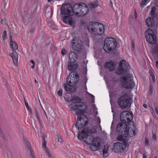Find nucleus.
<instances>
[{"label": "nucleus", "instance_id": "nucleus-11", "mask_svg": "<svg viewBox=\"0 0 158 158\" xmlns=\"http://www.w3.org/2000/svg\"><path fill=\"white\" fill-rule=\"evenodd\" d=\"M61 14L63 15H73V7L71 4L67 3L63 4L60 9Z\"/></svg>", "mask_w": 158, "mask_h": 158}, {"label": "nucleus", "instance_id": "nucleus-28", "mask_svg": "<svg viewBox=\"0 0 158 158\" xmlns=\"http://www.w3.org/2000/svg\"><path fill=\"white\" fill-rule=\"evenodd\" d=\"M105 81L108 87H110L114 85V81L111 80H105Z\"/></svg>", "mask_w": 158, "mask_h": 158}, {"label": "nucleus", "instance_id": "nucleus-31", "mask_svg": "<svg viewBox=\"0 0 158 158\" xmlns=\"http://www.w3.org/2000/svg\"><path fill=\"white\" fill-rule=\"evenodd\" d=\"M48 25L49 27L52 29H54L56 28V26L55 25H54L53 23V22H50L49 23H48Z\"/></svg>", "mask_w": 158, "mask_h": 158}, {"label": "nucleus", "instance_id": "nucleus-53", "mask_svg": "<svg viewBox=\"0 0 158 158\" xmlns=\"http://www.w3.org/2000/svg\"><path fill=\"white\" fill-rule=\"evenodd\" d=\"M155 110L156 113L158 114V107H156Z\"/></svg>", "mask_w": 158, "mask_h": 158}, {"label": "nucleus", "instance_id": "nucleus-8", "mask_svg": "<svg viewBox=\"0 0 158 158\" xmlns=\"http://www.w3.org/2000/svg\"><path fill=\"white\" fill-rule=\"evenodd\" d=\"M145 35L146 40L148 43L152 44H156L157 40L153 30L150 29H147L145 32Z\"/></svg>", "mask_w": 158, "mask_h": 158}, {"label": "nucleus", "instance_id": "nucleus-46", "mask_svg": "<svg viewBox=\"0 0 158 158\" xmlns=\"http://www.w3.org/2000/svg\"><path fill=\"white\" fill-rule=\"evenodd\" d=\"M148 143H149V140H148L147 139H145V143L146 145H148Z\"/></svg>", "mask_w": 158, "mask_h": 158}, {"label": "nucleus", "instance_id": "nucleus-17", "mask_svg": "<svg viewBox=\"0 0 158 158\" xmlns=\"http://www.w3.org/2000/svg\"><path fill=\"white\" fill-rule=\"evenodd\" d=\"M116 63L113 60H111L106 62L104 64L105 68L109 69L110 71H113L116 67Z\"/></svg>", "mask_w": 158, "mask_h": 158}, {"label": "nucleus", "instance_id": "nucleus-25", "mask_svg": "<svg viewBox=\"0 0 158 158\" xmlns=\"http://www.w3.org/2000/svg\"><path fill=\"white\" fill-rule=\"evenodd\" d=\"M10 44L12 48L15 50L18 49V46L15 42H13L12 40L11 36L10 35Z\"/></svg>", "mask_w": 158, "mask_h": 158}, {"label": "nucleus", "instance_id": "nucleus-12", "mask_svg": "<svg viewBox=\"0 0 158 158\" xmlns=\"http://www.w3.org/2000/svg\"><path fill=\"white\" fill-rule=\"evenodd\" d=\"M123 142V143L118 142L115 143L114 144V151L116 152H121L122 151H123L126 149L127 147L128 144L126 142V140L125 139V141Z\"/></svg>", "mask_w": 158, "mask_h": 158}, {"label": "nucleus", "instance_id": "nucleus-43", "mask_svg": "<svg viewBox=\"0 0 158 158\" xmlns=\"http://www.w3.org/2000/svg\"><path fill=\"white\" fill-rule=\"evenodd\" d=\"M62 90L60 89L58 91L57 94L59 96H61L62 95Z\"/></svg>", "mask_w": 158, "mask_h": 158}, {"label": "nucleus", "instance_id": "nucleus-42", "mask_svg": "<svg viewBox=\"0 0 158 158\" xmlns=\"http://www.w3.org/2000/svg\"><path fill=\"white\" fill-rule=\"evenodd\" d=\"M58 141L60 142H62L63 141L62 138L61 136L60 135L58 136Z\"/></svg>", "mask_w": 158, "mask_h": 158}, {"label": "nucleus", "instance_id": "nucleus-39", "mask_svg": "<svg viewBox=\"0 0 158 158\" xmlns=\"http://www.w3.org/2000/svg\"><path fill=\"white\" fill-rule=\"evenodd\" d=\"M150 75L152 77V79H155V77L153 72L151 71H149Z\"/></svg>", "mask_w": 158, "mask_h": 158}, {"label": "nucleus", "instance_id": "nucleus-44", "mask_svg": "<svg viewBox=\"0 0 158 158\" xmlns=\"http://www.w3.org/2000/svg\"><path fill=\"white\" fill-rule=\"evenodd\" d=\"M48 154L49 157V158H53V157L52 156L51 154L50 153L49 151L48 152V153H47Z\"/></svg>", "mask_w": 158, "mask_h": 158}, {"label": "nucleus", "instance_id": "nucleus-22", "mask_svg": "<svg viewBox=\"0 0 158 158\" xmlns=\"http://www.w3.org/2000/svg\"><path fill=\"white\" fill-rule=\"evenodd\" d=\"M25 141L26 145L27 148V152L28 153H29L30 154L32 158H35V157L34 156V154L32 153L30 143L28 142L27 140H26Z\"/></svg>", "mask_w": 158, "mask_h": 158}, {"label": "nucleus", "instance_id": "nucleus-34", "mask_svg": "<svg viewBox=\"0 0 158 158\" xmlns=\"http://www.w3.org/2000/svg\"><path fill=\"white\" fill-rule=\"evenodd\" d=\"M24 102L26 107L27 108V109L28 110L29 112H30L31 113L32 112V110L31 107L29 106L27 102L25 100Z\"/></svg>", "mask_w": 158, "mask_h": 158}, {"label": "nucleus", "instance_id": "nucleus-9", "mask_svg": "<svg viewBox=\"0 0 158 158\" xmlns=\"http://www.w3.org/2000/svg\"><path fill=\"white\" fill-rule=\"evenodd\" d=\"M78 80H70L67 81V84L64 85L65 90L69 93H74L76 90L75 85L77 83Z\"/></svg>", "mask_w": 158, "mask_h": 158}, {"label": "nucleus", "instance_id": "nucleus-56", "mask_svg": "<svg viewBox=\"0 0 158 158\" xmlns=\"http://www.w3.org/2000/svg\"><path fill=\"white\" fill-rule=\"evenodd\" d=\"M156 66L157 68L158 69V61H157L156 63Z\"/></svg>", "mask_w": 158, "mask_h": 158}, {"label": "nucleus", "instance_id": "nucleus-62", "mask_svg": "<svg viewBox=\"0 0 158 158\" xmlns=\"http://www.w3.org/2000/svg\"><path fill=\"white\" fill-rule=\"evenodd\" d=\"M110 3H111V4L112 5V2L111 1H110Z\"/></svg>", "mask_w": 158, "mask_h": 158}, {"label": "nucleus", "instance_id": "nucleus-13", "mask_svg": "<svg viewBox=\"0 0 158 158\" xmlns=\"http://www.w3.org/2000/svg\"><path fill=\"white\" fill-rule=\"evenodd\" d=\"M72 44L73 50L76 52L80 51L82 45L81 42L78 40L77 37L73 38L72 41Z\"/></svg>", "mask_w": 158, "mask_h": 158}, {"label": "nucleus", "instance_id": "nucleus-49", "mask_svg": "<svg viewBox=\"0 0 158 158\" xmlns=\"http://www.w3.org/2000/svg\"><path fill=\"white\" fill-rule=\"evenodd\" d=\"M35 28H32L31 30L30 31V32L31 33H32L34 31H35Z\"/></svg>", "mask_w": 158, "mask_h": 158}, {"label": "nucleus", "instance_id": "nucleus-55", "mask_svg": "<svg viewBox=\"0 0 158 158\" xmlns=\"http://www.w3.org/2000/svg\"><path fill=\"white\" fill-rule=\"evenodd\" d=\"M143 158H147V156L145 154H143Z\"/></svg>", "mask_w": 158, "mask_h": 158}, {"label": "nucleus", "instance_id": "nucleus-32", "mask_svg": "<svg viewBox=\"0 0 158 158\" xmlns=\"http://www.w3.org/2000/svg\"><path fill=\"white\" fill-rule=\"evenodd\" d=\"M109 147L107 145H105L104 149H103V154H106L108 153Z\"/></svg>", "mask_w": 158, "mask_h": 158}, {"label": "nucleus", "instance_id": "nucleus-18", "mask_svg": "<svg viewBox=\"0 0 158 158\" xmlns=\"http://www.w3.org/2000/svg\"><path fill=\"white\" fill-rule=\"evenodd\" d=\"M63 22L72 26L74 25V22L71 17L68 16H64L63 19Z\"/></svg>", "mask_w": 158, "mask_h": 158}, {"label": "nucleus", "instance_id": "nucleus-47", "mask_svg": "<svg viewBox=\"0 0 158 158\" xmlns=\"http://www.w3.org/2000/svg\"><path fill=\"white\" fill-rule=\"evenodd\" d=\"M155 82V80H152L150 81V85L154 83Z\"/></svg>", "mask_w": 158, "mask_h": 158}, {"label": "nucleus", "instance_id": "nucleus-27", "mask_svg": "<svg viewBox=\"0 0 158 158\" xmlns=\"http://www.w3.org/2000/svg\"><path fill=\"white\" fill-rule=\"evenodd\" d=\"M99 5L98 2L96 1L92 2L89 5V8L90 9H94L97 7Z\"/></svg>", "mask_w": 158, "mask_h": 158}, {"label": "nucleus", "instance_id": "nucleus-57", "mask_svg": "<svg viewBox=\"0 0 158 158\" xmlns=\"http://www.w3.org/2000/svg\"><path fill=\"white\" fill-rule=\"evenodd\" d=\"M137 16V14H135V15H134V17H135V19H136Z\"/></svg>", "mask_w": 158, "mask_h": 158}, {"label": "nucleus", "instance_id": "nucleus-61", "mask_svg": "<svg viewBox=\"0 0 158 158\" xmlns=\"http://www.w3.org/2000/svg\"><path fill=\"white\" fill-rule=\"evenodd\" d=\"M137 14L136 11L135 10V14Z\"/></svg>", "mask_w": 158, "mask_h": 158}, {"label": "nucleus", "instance_id": "nucleus-26", "mask_svg": "<svg viewBox=\"0 0 158 158\" xmlns=\"http://www.w3.org/2000/svg\"><path fill=\"white\" fill-rule=\"evenodd\" d=\"M45 13L47 16L52 17L53 13V10L51 7H48L45 10Z\"/></svg>", "mask_w": 158, "mask_h": 158}, {"label": "nucleus", "instance_id": "nucleus-14", "mask_svg": "<svg viewBox=\"0 0 158 158\" xmlns=\"http://www.w3.org/2000/svg\"><path fill=\"white\" fill-rule=\"evenodd\" d=\"M129 102L127 97L125 95H123L120 97L118 101V105L122 109H124L127 107Z\"/></svg>", "mask_w": 158, "mask_h": 158}, {"label": "nucleus", "instance_id": "nucleus-15", "mask_svg": "<svg viewBox=\"0 0 158 158\" xmlns=\"http://www.w3.org/2000/svg\"><path fill=\"white\" fill-rule=\"evenodd\" d=\"M133 80H122L121 85L127 89H132L135 85Z\"/></svg>", "mask_w": 158, "mask_h": 158}, {"label": "nucleus", "instance_id": "nucleus-48", "mask_svg": "<svg viewBox=\"0 0 158 158\" xmlns=\"http://www.w3.org/2000/svg\"><path fill=\"white\" fill-rule=\"evenodd\" d=\"M152 138L153 139L156 140V135L155 134H154L153 135H152Z\"/></svg>", "mask_w": 158, "mask_h": 158}, {"label": "nucleus", "instance_id": "nucleus-10", "mask_svg": "<svg viewBox=\"0 0 158 158\" xmlns=\"http://www.w3.org/2000/svg\"><path fill=\"white\" fill-rule=\"evenodd\" d=\"M133 118L132 114L127 111H124L122 112L120 114V119L121 122L129 124Z\"/></svg>", "mask_w": 158, "mask_h": 158}, {"label": "nucleus", "instance_id": "nucleus-3", "mask_svg": "<svg viewBox=\"0 0 158 158\" xmlns=\"http://www.w3.org/2000/svg\"><path fill=\"white\" fill-rule=\"evenodd\" d=\"M129 125L123 122H120L118 124L116 128L118 134L117 138L118 140L124 141V138L127 136L132 137L136 134L137 130L135 125H130L129 127Z\"/></svg>", "mask_w": 158, "mask_h": 158}, {"label": "nucleus", "instance_id": "nucleus-6", "mask_svg": "<svg viewBox=\"0 0 158 158\" xmlns=\"http://www.w3.org/2000/svg\"><path fill=\"white\" fill-rule=\"evenodd\" d=\"M89 29L91 30L92 34L96 35H101L104 31L103 25L97 22L90 23Z\"/></svg>", "mask_w": 158, "mask_h": 158}, {"label": "nucleus", "instance_id": "nucleus-41", "mask_svg": "<svg viewBox=\"0 0 158 158\" xmlns=\"http://www.w3.org/2000/svg\"><path fill=\"white\" fill-rule=\"evenodd\" d=\"M61 53L64 56L66 54V51L65 49H62L61 51Z\"/></svg>", "mask_w": 158, "mask_h": 158}, {"label": "nucleus", "instance_id": "nucleus-19", "mask_svg": "<svg viewBox=\"0 0 158 158\" xmlns=\"http://www.w3.org/2000/svg\"><path fill=\"white\" fill-rule=\"evenodd\" d=\"M81 3H77L75 4L73 7V15L74 14H75V15L76 16H78L77 15H78V13H79L80 12L81 9Z\"/></svg>", "mask_w": 158, "mask_h": 158}, {"label": "nucleus", "instance_id": "nucleus-16", "mask_svg": "<svg viewBox=\"0 0 158 158\" xmlns=\"http://www.w3.org/2000/svg\"><path fill=\"white\" fill-rule=\"evenodd\" d=\"M81 11L79 13H78V16H83L86 15L89 11L88 7L84 3H81Z\"/></svg>", "mask_w": 158, "mask_h": 158}, {"label": "nucleus", "instance_id": "nucleus-33", "mask_svg": "<svg viewBox=\"0 0 158 158\" xmlns=\"http://www.w3.org/2000/svg\"><path fill=\"white\" fill-rule=\"evenodd\" d=\"M150 0H143L141 3V6L143 7L144 6L146 5Z\"/></svg>", "mask_w": 158, "mask_h": 158}, {"label": "nucleus", "instance_id": "nucleus-23", "mask_svg": "<svg viewBox=\"0 0 158 158\" xmlns=\"http://www.w3.org/2000/svg\"><path fill=\"white\" fill-rule=\"evenodd\" d=\"M79 79V76L77 73L75 72H72L69 74L66 79Z\"/></svg>", "mask_w": 158, "mask_h": 158}, {"label": "nucleus", "instance_id": "nucleus-2", "mask_svg": "<svg viewBox=\"0 0 158 158\" xmlns=\"http://www.w3.org/2000/svg\"><path fill=\"white\" fill-rule=\"evenodd\" d=\"M97 132L96 127L90 128H85L78 133V138L83 141L87 144H91L90 148L93 151L98 150L100 147V143L98 141V138L94 136L93 134Z\"/></svg>", "mask_w": 158, "mask_h": 158}, {"label": "nucleus", "instance_id": "nucleus-59", "mask_svg": "<svg viewBox=\"0 0 158 158\" xmlns=\"http://www.w3.org/2000/svg\"><path fill=\"white\" fill-rule=\"evenodd\" d=\"M0 134H2V131H1V129L0 128ZM2 135V134H1Z\"/></svg>", "mask_w": 158, "mask_h": 158}, {"label": "nucleus", "instance_id": "nucleus-20", "mask_svg": "<svg viewBox=\"0 0 158 158\" xmlns=\"http://www.w3.org/2000/svg\"><path fill=\"white\" fill-rule=\"evenodd\" d=\"M69 58L70 62L72 63H74L77 60V56L75 52H71L69 54Z\"/></svg>", "mask_w": 158, "mask_h": 158}, {"label": "nucleus", "instance_id": "nucleus-37", "mask_svg": "<svg viewBox=\"0 0 158 158\" xmlns=\"http://www.w3.org/2000/svg\"><path fill=\"white\" fill-rule=\"evenodd\" d=\"M6 31H4L3 32V35L2 36V39L3 40L6 39Z\"/></svg>", "mask_w": 158, "mask_h": 158}, {"label": "nucleus", "instance_id": "nucleus-51", "mask_svg": "<svg viewBox=\"0 0 158 158\" xmlns=\"http://www.w3.org/2000/svg\"><path fill=\"white\" fill-rule=\"evenodd\" d=\"M97 119L98 120V122L99 123H100V122H101V121H100V118L99 117H97Z\"/></svg>", "mask_w": 158, "mask_h": 158}, {"label": "nucleus", "instance_id": "nucleus-29", "mask_svg": "<svg viewBox=\"0 0 158 158\" xmlns=\"http://www.w3.org/2000/svg\"><path fill=\"white\" fill-rule=\"evenodd\" d=\"M46 142L45 140L44 139H43V142L42 144V148L44 151L46 152V153H48V152L49 151L47 149L46 147Z\"/></svg>", "mask_w": 158, "mask_h": 158}, {"label": "nucleus", "instance_id": "nucleus-24", "mask_svg": "<svg viewBox=\"0 0 158 158\" xmlns=\"http://www.w3.org/2000/svg\"><path fill=\"white\" fill-rule=\"evenodd\" d=\"M69 62L68 65V69L70 71H74L77 69L78 65L77 64H73Z\"/></svg>", "mask_w": 158, "mask_h": 158}, {"label": "nucleus", "instance_id": "nucleus-1", "mask_svg": "<svg viewBox=\"0 0 158 158\" xmlns=\"http://www.w3.org/2000/svg\"><path fill=\"white\" fill-rule=\"evenodd\" d=\"M73 100V102L70 105V110L78 116L76 123L73 127L81 129L85 127L88 122L87 117L83 114L87 109V106L81 102V99L77 97H74Z\"/></svg>", "mask_w": 158, "mask_h": 158}, {"label": "nucleus", "instance_id": "nucleus-21", "mask_svg": "<svg viewBox=\"0 0 158 158\" xmlns=\"http://www.w3.org/2000/svg\"><path fill=\"white\" fill-rule=\"evenodd\" d=\"M10 56L12 58L14 64L17 65L18 62V56L17 52L15 51H13L10 54Z\"/></svg>", "mask_w": 158, "mask_h": 158}, {"label": "nucleus", "instance_id": "nucleus-60", "mask_svg": "<svg viewBox=\"0 0 158 158\" xmlns=\"http://www.w3.org/2000/svg\"><path fill=\"white\" fill-rule=\"evenodd\" d=\"M48 2H50L51 1V0H47Z\"/></svg>", "mask_w": 158, "mask_h": 158}, {"label": "nucleus", "instance_id": "nucleus-35", "mask_svg": "<svg viewBox=\"0 0 158 158\" xmlns=\"http://www.w3.org/2000/svg\"><path fill=\"white\" fill-rule=\"evenodd\" d=\"M87 69H86L83 72L84 75L82 77V78L83 79H86L87 77H86V75L87 74Z\"/></svg>", "mask_w": 158, "mask_h": 158}, {"label": "nucleus", "instance_id": "nucleus-5", "mask_svg": "<svg viewBox=\"0 0 158 158\" xmlns=\"http://www.w3.org/2000/svg\"><path fill=\"white\" fill-rule=\"evenodd\" d=\"M156 10V7H153L150 12V14L152 17L148 18L146 20V24L149 27L155 28L158 25L157 22L154 20V19L156 20H158V15L155 13Z\"/></svg>", "mask_w": 158, "mask_h": 158}, {"label": "nucleus", "instance_id": "nucleus-4", "mask_svg": "<svg viewBox=\"0 0 158 158\" xmlns=\"http://www.w3.org/2000/svg\"><path fill=\"white\" fill-rule=\"evenodd\" d=\"M129 66L124 60H121L119 62V66L115 71V73L118 75H121L123 77L122 79H133V75L131 74L127 73Z\"/></svg>", "mask_w": 158, "mask_h": 158}, {"label": "nucleus", "instance_id": "nucleus-40", "mask_svg": "<svg viewBox=\"0 0 158 158\" xmlns=\"http://www.w3.org/2000/svg\"><path fill=\"white\" fill-rule=\"evenodd\" d=\"M35 113L37 118L39 121H40V118L39 113V112L37 110H35Z\"/></svg>", "mask_w": 158, "mask_h": 158}, {"label": "nucleus", "instance_id": "nucleus-63", "mask_svg": "<svg viewBox=\"0 0 158 158\" xmlns=\"http://www.w3.org/2000/svg\"><path fill=\"white\" fill-rule=\"evenodd\" d=\"M35 83H37V81L36 80H35Z\"/></svg>", "mask_w": 158, "mask_h": 158}, {"label": "nucleus", "instance_id": "nucleus-45", "mask_svg": "<svg viewBox=\"0 0 158 158\" xmlns=\"http://www.w3.org/2000/svg\"><path fill=\"white\" fill-rule=\"evenodd\" d=\"M87 92L88 94L89 95H90L91 96V98H92V99L93 100H94V98H95V97H94V96L92 95L91 94H90L88 93Z\"/></svg>", "mask_w": 158, "mask_h": 158}, {"label": "nucleus", "instance_id": "nucleus-52", "mask_svg": "<svg viewBox=\"0 0 158 158\" xmlns=\"http://www.w3.org/2000/svg\"><path fill=\"white\" fill-rule=\"evenodd\" d=\"M156 5V6L158 7V0H156L155 1Z\"/></svg>", "mask_w": 158, "mask_h": 158}, {"label": "nucleus", "instance_id": "nucleus-50", "mask_svg": "<svg viewBox=\"0 0 158 158\" xmlns=\"http://www.w3.org/2000/svg\"><path fill=\"white\" fill-rule=\"evenodd\" d=\"M31 62L33 64V65H35V63L34 61L33 60H31Z\"/></svg>", "mask_w": 158, "mask_h": 158}, {"label": "nucleus", "instance_id": "nucleus-36", "mask_svg": "<svg viewBox=\"0 0 158 158\" xmlns=\"http://www.w3.org/2000/svg\"><path fill=\"white\" fill-rule=\"evenodd\" d=\"M135 40H132L131 47V49L133 51L135 49Z\"/></svg>", "mask_w": 158, "mask_h": 158}, {"label": "nucleus", "instance_id": "nucleus-7", "mask_svg": "<svg viewBox=\"0 0 158 158\" xmlns=\"http://www.w3.org/2000/svg\"><path fill=\"white\" fill-rule=\"evenodd\" d=\"M103 49L106 52L109 53L112 51L117 46L115 39L112 38H106L104 40Z\"/></svg>", "mask_w": 158, "mask_h": 158}, {"label": "nucleus", "instance_id": "nucleus-58", "mask_svg": "<svg viewBox=\"0 0 158 158\" xmlns=\"http://www.w3.org/2000/svg\"><path fill=\"white\" fill-rule=\"evenodd\" d=\"M35 67V65H33H33L31 66V68H32V69H34V68Z\"/></svg>", "mask_w": 158, "mask_h": 158}, {"label": "nucleus", "instance_id": "nucleus-54", "mask_svg": "<svg viewBox=\"0 0 158 158\" xmlns=\"http://www.w3.org/2000/svg\"><path fill=\"white\" fill-rule=\"evenodd\" d=\"M143 106L145 108H146L147 107V106L145 104H143Z\"/></svg>", "mask_w": 158, "mask_h": 158}, {"label": "nucleus", "instance_id": "nucleus-64", "mask_svg": "<svg viewBox=\"0 0 158 158\" xmlns=\"http://www.w3.org/2000/svg\"><path fill=\"white\" fill-rule=\"evenodd\" d=\"M44 113H45V115H46V112L44 110Z\"/></svg>", "mask_w": 158, "mask_h": 158}, {"label": "nucleus", "instance_id": "nucleus-30", "mask_svg": "<svg viewBox=\"0 0 158 158\" xmlns=\"http://www.w3.org/2000/svg\"><path fill=\"white\" fill-rule=\"evenodd\" d=\"M158 52V47L157 45H156L155 46L152 48L151 52L153 54L157 53Z\"/></svg>", "mask_w": 158, "mask_h": 158}, {"label": "nucleus", "instance_id": "nucleus-38", "mask_svg": "<svg viewBox=\"0 0 158 158\" xmlns=\"http://www.w3.org/2000/svg\"><path fill=\"white\" fill-rule=\"evenodd\" d=\"M153 87L152 85H150L149 86V94H152V93Z\"/></svg>", "mask_w": 158, "mask_h": 158}]
</instances>
